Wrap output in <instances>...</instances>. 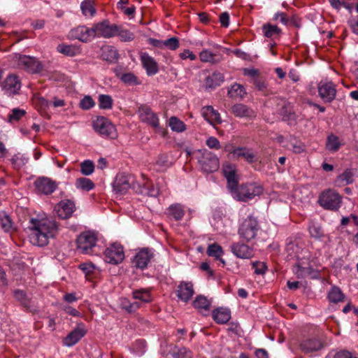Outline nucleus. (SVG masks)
I'll return each mask as SVG.
<instances>
[{"instance_id": "26", "label": "nucleus", "mask_w": 358, "mask_h": 358, "mask_svg": "<svg viewBox=\"0 0 358 358\" xmlns=\"http://www.w3.org/2000/svg\"><path fill=\"white\" fill-rule=\"evenodd\" d=\"M231 112L238 117H252L255 116V111L243 103H236L231 108Z\"/></svg>"}, {"instance_id": "28", "label": "nucleus", "mask_w": 358, "mask_h": 358, "mask_svg": "<svg viewBox=\"0 0 358 358\" xmlns=\"http://www.w3.org/2000/svg\"><path fill=\"white\" fill-rule=\"evenodd\" d=\"M1 229L10 238L17 230L10 216L4 212L1 213Z\"/></svg>"}, {"instance_id": "10", "label": "nucleus", "mask_w": 358, "mask_h": 358, "mask_svg": "<svg viewBox=\"0 0 358 358\" xmlns=\"http://www.w3.org/2000/svg\"><path fill=\"white\" fill-rule=\"evenodd\" d=\"M96 242V238L93 233L90 231L82 233L77 238L78 249L82 253L90 254L95 246Z\"/></svg>"}, {"instance_id": "47", "label": "nucleus", "mask_w": 358, "mask_h": 358, "mask_svg": "<svg viewBox=\"0 0 358 358\" xmlns=\"http://www.w3.org/2000/svg\"><path fill=\"white\" fill-rule=\"evenodd\" d=\"M136 192L141 194L149 196H156L158 194V190L154 187H150L148 184L144 183L143 185L138 183Z\"/></svg>"}, {"instance_id": "48", "label": "nucleus", "mask_w": 358, "mask_h": 358, "mask_svg": "<svg viewBox=\"0 0 358 358\" xmlns=\"http://www.w3.org/2000/svg\"><path fill=\"white\" fill-rule=\"evenodd\" d=\"M298 250V241L295 237L291 236L287 239L286 250L290 256L295 255Z\"/></svg>"}, {"instance_id": "12", "label": "nucleus", "mask_w": 358, "mask_h": 358, "mask_svg": "<svg viewBox=\"0 0 358 358\" xmlns=\"http://www.w3.org/2000/svg\"><path fill=\"white\" fill-rule=\"evenodd\" d=\"M4 94L8 96L19 94L21 89V82L19 77L15 74H10L1 84Z\"/></svg>"}, {"instance_id": "60", "label": "nucleus", "mask_w": 358, "mask_h": 358, "mask_svg": "<svg viewBox=\"0 0 358 358\" xmlns=\"http://www.w3.org/2000/svg\"><path fill=\"white\" fill-rule=\"evenodd\" d=\"M296 274L297 277L306 278L309 275L312 273V268L310 267H302L300 266H297V269L296 271Z\"/></svg>"}, {"instance_id": "2", "label": "nucleus", "mask_w": 358, "mask_h": 358, "mask_svg": "<svg viewBox=\"0 0 358 358\" xmlns=\"http://www.w3.org/2000/svg\"><path fill=\"white\" fill-rule=\"evenodd\" d=\"M260 229L257 218L249 215L240 224L238 234L243 241L250 242L256 238Z\"/></svg>"}, {"instance_id": "24", "label": "nucleus", "mask_w": 358, "mask_h": 358, "mask_svg": "<svg viewBox=\"0 0 358 358\" xmlns=\"http://www.w3.org/2000/svg\"><path fill=\"white\" fill-rule=\"evenodd\" d=\"M235 157L238 158H243L247 162L251 164L257 160V156L250 148L246 147H238L234 149L231 152Z\"/></svg>"}, {"instance_id": "14", "label": "nucleus", "mask_w": 358, "mask_h": 358, "mask_svg": "<svg viewBox=\"0 0 358 358\" xmlns=\"http://www.w3.org/2000/svg\"><path fill=\"white\" fill-rule=\"evenodd\" d=\"M318 93L324 102L331 103L336 95L335 85L332 82H320L318 85Z\"/></svg>"}, {"instance_id": "43", "label": "nucleus", "mask_w": 358, "mask_h": 358, "mask_svg": "<svg viewBox=\"0 0 358 358\" xmlns=\"http://www.w3.org/2000/svg\"><path fill=\"white\" fill-rule=\"evenodd\" d=\"M262 30L264 36L267 38H272L275 36H278L281 32V29L276 25L271 24H265L262 26Z\"/></svg>"}, {"instance_id": "40", "label": "nucleus", "mask_w": 358, "mask_h": 358, "mask_svg": "<svg viewBox=\"0 0 358 358\" xmlns=\"http://www.w3.org/2000/svg\"><path fill=\"white\" fill-rule=\"evenodd\" d=\"M80 9L85 16L93 17L96 13L94 0H84L80 4Z\"/></svg>"}, {"instance_id": "57", "label": "nucleus", "mask_w": 358, "mask_h": 358, "mask_svg": "<svg viewBox=\"0 0 358 358\" xmlns=\"http://www.w3.org/2000/svg\"><path fill=\"white\" fill-rule=\"evenodd\" d=\"M120 80L129 85L137 83V78L132 73H123L120 76Z\"/></svg>"}, {"instance_id": "39", "label": "nucleus", "mask_w": 358, "mask_h": 358, "mask_svg": "<svg viewBox=\"0 0 358 358\" xmlns=\"http://www.w3.org/2000/svg\"><path fill=\"white\" fill-rule=\"evenodd\" d=\"M354 181V173L351 169H346L340 174L336 180L338 185L344 186L352 183Z\"/></svg>"}, {"instance_id": "18", "label": "nucleus", "mask_w": 358, "mask_h": 358, "mask_svg": "<svg viewBox=\"0 0 358 358\" xmlns=\"http://www.w3.org/2000/svg\"><path fill=\"white\" fill-rule=\"evenodd\" d=\"M222 172L230 191L234 189L238 186L236 166L229 163L224 164L222 166Z\"/></svg>"}, {"instance_id": "30", "label": "nucleus", "mask_w": 358, "mask_h": 358, "mask_svg": "<svg viewBox=\"0 0 358 358\" xmlns=\"http://www.w3.org/2000/svg\"><path fill=\"white\" fill-rule=\"evenodd\" d=\"M213 320L218 324H225L231 318V312L228 308H218L213 311Z\"/></svg>"}, {"instance_id": "7", "label": "nucleus", "mask_w": 358, "mask_h": 358, "mask_svg": "<svg viewBox=\"0 0 358 358\" xmlns=\"http://www.w3.org/2000/svg\"><path fill=\"white\" fill-rule=\"evenodd\" d=\"M94 129L101 136L115 139L117 136V133L115 126L106 117H97L93 121Z\"/></svg>"}, {"instance_id": "54", "label": "nucleus", "mask_w": 358, "mask_h": 358, "mask_svg": "<svg viewBox=\"0 0 358 358\" xmlns=\"http://www.w3.org/2000/svg\"><path fill=\"white\" fill-rule=\"evenodd\" d=\"M171 164L168 160V157L165 155H161L157 157L156 166H158V171H164L170 166Z\"/></svg>"}, {"instance_id": "37", "label": "nucleus", "mask_w": 358, "mask_h": 358, "mask_svg": "<svg viewBox=\"0 0 358 358\" xmlns=\"http://www.w3.org/2000/svg\"><path fill=\"white\" fill-rule=\"evenodd\" d=\"M200 59L203 62H210L212 64H216L221 61L222 56L220 55H216L212 53L208 50H203L200 52Z\"/></svg>"}, {"instance_id": "33", "label": "nucleus", "mask_w": 358, "mask_h": 358, "mask_svg": "<svg viewBox=\"0 0 358 358\" xmlns=\"http://www.w3.org/2000/svg\"><path fill=\"white\" fill-rule=\"evenodd\" d=\"M166 214L169 217L173 218L176 221L181 220L185 215L183 206L180 203L171 205L166 210Z\"/></svg>"}, {"instance_id": "16", "label": "nucleus", "mask_w": 358, "mask_h": 358, "mask_svg": "<svg viewBox=\"0 0 358 358\" xmlns=\"http://www.w3.org/2000/svg\"><path fill=\"white\" fill-rule=\"evenodd\" d=\"M69 35L71 38L87 43L94 38V31L92 27L88 28L83 25L72 29L69 32Z\"/></svg>"}, {"instance_id": "32", "label": "nucleus", "mask_w": 358, "mask_h": 358, "mask_svg": "<svg viewBox=\"0 0 358 358\" xmlns=\"http://www.w3.org/2000/svg\"><path fill=\"white\" fill-rule=\"evenodd\" d=\"M280 113L282 120L287 122L288 124L295 125L296 124L298 115L291 107L287 106H282Z\"/></svg>"}, {"instance_id": "38", "label": "nucleus", "mask_w": 358, "mask_h": 358, "mask_svg": "<svg viewBox=\"0 0 358 358\" xmlns=\"http://www.w3.org/2000/svg\"><path fill=\"white\" fill-rule=\"evenodd\" d=\"M170 353L173 358H192V352L189 349L178 346H174Z\"/></svg>"}, {"instance_id": "5", "label": "nucleus", "mask_w": 358, "mask_h": 358, "mask_svg": "<svg viewBox=\"0 0 358 358\" xmlns=\"http://www.w3.org/2000/svg\"><path fill=\"white\" fill-rule=\"evenodd\" d=\"M341 196L333 189L323 192L318 199V203L322 208L330 210H337L341 206Z\"/></svg>"}, {"instance_id": "64", "label": "nucleus", "mask_w": 358, "mask_h": 358, "mask_svg": "<svg viewBox=\"0 0 358 358\" xmlns=\"http://www.w3.org/2000/svg\"><path fill=\"white\" fill-rule=\"evenodd\" d=\"M206 145L213 149H219L220 148V142L215 137H210L206 140Z\"/></svg>"}, {"instance_id": "44", "label": "nucleus", "mask_w": 358, "mask_h": 358, "mask_svg": "<svg viewBox=\"0 0 358 358\" xmlns=\"http://www.w3.org/2000/svg\"><path fill=\"white\" fill-rule=\"evenodd\" d=\"M76 185L78 188L85 191H90L94 187V184L90 179L83 177L76 180Z\"/></svg>"}, {"instance_id": "21", "label": "nucleus", "mask_w": 358, "mask_h": 358, "mask_svg": "<svg viewBox=\"0 0 358 358\" xmlns=\"http://www.w3.org/2000/svg\"><path fill=\"white\" fill-rule=\"evenodd\" d=\"M194 293L193 284L191 282H180L176 290L178 298L184 302L189 301Z\"/></svg>"}, {"instance_id": "22", "label": "nucleus", "mask_w": 358, "mask_h": 358, "mask_svg": "<svg viewBox=\"0 0 358 358\" xmlns=\"http://www.w3.org/2000/svg\"><path fill=\"white\" fill-rule=\"evenodd\" d=\"M36 187L39 192L44 194H52L56 189V183L48 178H40L35 182Z\"/></svg>"}, {"instance_id": "8", "label": "nucleus", "mask_w": 358, "mask_h": 358, "mask_svg": "<svg viewBox=\"0 0 358 358\" xmlns=\"http://www.w3.org/2000/svg\"><path fill=\"white\" fill-rule=\"evenodd\" d=\"M138 182H134V178L125 173L117 174L113 182V187L114 191L120 194H125L127 190L132 187L136 191L138 189Z\"/></svg>"}, {"instance_id": "3", "label": "nucleus", "mask_w": 358, "mask_h": 358, "mask_svg": "<svg viewBox=\"0 0 358 358\" xmlns=\"http://www.w3.org/2000/svg\"><path fill=\"white\" fill-rule=\"evenodd\" d=\"M231 192L237 200L246 202L255 196L260 195L263 192V188L256 183H247L240 187L237 186Z\"/></svg>"}, {"instance_id": "55", "label": "nucleus", "mask_w": 358, "mask_h": 358, "mask_svg": "<svg viewBox=\"0 0 358 358\" xmlns=\"http://www.w3.org/2000/svg\"><path fill=\"white\" fill-rule=\"evenodd\" d=\"M310 236L315 238H320L323 236V231L320 226L311 223L308 227Z\"/></svg>"}, {"instance_id": "52", "label": "nucleus", "mask_w": 358, "mask_h": 358, "mask_svg": "<svg viewBox=\"0 0 358 358\" xmlns=\"http://www.w3.org/2000/svg\"><path fill=\"white\" fill-rule=\"evenodd\" d=\"M28 160L29 157L23 155H20V154L14 155L10 159L12 164L15 169H20L28 162Z\"/></svg>"}, {"instance_id": "11", "label": "nucleus", "mask_w": 358, "mask_h": 358, "mask_svg": "<svg viewBox=\"0 0 358 358\" xmlns=\"http://www.w3.org/2000/svg\"><path fill=\"white\" fill-rule=\"evenodd\" d=\"M92 29L94 31V36H98L108 38L114 36L118 31V27L116 24H110L108 20L95 24Z\"/></svg>"}, {"instance_id": "19", "label": "nucleus", "mask_w": 358, "mask_h": 358, "mask_svg": "<svg viewBox=\"0 0 358 358\" xmlns=\"http://www.w3.org/2000/svg\"><path fill=\"white\" fill-rule=\"evenodd\" d=\"M140 59L148 76H154L159 71L157 62L147 52H141Z\"/></svg>"}, {"instance_id": "63", "label": "nucleus", "mask_w": 358, "mask_h": 358, "mask_svg": "<svg viewBox=\"0 0 358 358\" xmlns=\"http://www.w3.org/2000/svg\"><path fill=\"white\" fill-rule=\"evenodd\" d=\"M325 358H357L347 350H342L336 352L333 357L327 356Z\"/></svg>"}, {"instance_id": "34", "label": "nucleus", "mask_w": 358, "mask_h": 358, "mask_svg": "<svg viewBox=\"0 0 358 358\" xmlns=\"http://www.w3.org/2000/svg\"><path fill=\"white\" fill-rule=\"evenodd\" d=\"M224 81V76L222 73L220 72H214L209 75L205 82L206 88L214 89L217 86H220Z\"/></svg>"}, {"instance_id": "45", "label": "nucleus", "mask_w": 358, "mask_h": 358, "mask_svg": "<svg viewBox=\"0 0 358 358\" xmlns=\"http://www.w3.org/2000/svg\"><path fill=\"white\" fill-rule=\"evenodd\" d=\"M169 124L171 129L176 132H182L186 129V126L184 122L176 117H171L169 119Z\"/></svg>"}, {"instance_id": "46", "label": "nucleus", "mask_w": 358, "mask_h": 358, "mask_svg": "<svg viewBox=\"0 0 358 358\" xmlns=\"http://www.w3.org/2000/svg\"><path fill=\"white\" fill-rule=\"evenodd\" d=\"M26 114V111L23 109L15 108L10 110V113L8 115L7 120L10 123L18 122Z\"/></svg>"}, {"instance_id": "20", "label": "nucleus", "mask_w": 358, "mask_h": 358, "mask_svg": "<svg viewBox=\"0 0 358 358\" xmlns=\"http://www.w3.org/2000/svg\"><path fill=\"white\" fill-rule=\"evenodd\" d=\"M231 251L238 258L250 259L253 256V249L244 243H235L231 245Z\"/></svg>"}, {"instance_id": "1", "label": "nucleus", "mask_w": 358, "mask_h": 358, "mask_svg": "<svg viewBox=\"0 0 358 358\" xmlns=\"http://www.w3.org/2000/svg\"><path fill=\"white\" fill-rule=\"evenodd\" d=\"M29 235L30 242L39 247L49 243L50 238H54L58 234V225L52 218H31L29 222Z\"/></svg>"}, {"instance_id": "23", "label": "nucleus", "mask_w": 358, "mask_h": 358, "mask_svg": "<svg viewBox=\"0 0 358 358\" xmlns=\"http://www.w3.org/2000/svg\"><path fill=\"white\" fill-rule=\"evenodd\" d=\"M75 203L71 200L61 201L58 204L57 215L62 219H67L75 211Z\"/></svg>"}, {"instance_id": "42", "label": "nucleus", "mask_w": 358, "mask_h": 358, "mask_svg": "<svg viewBox=\"0 0 358 358\" xmlns=\"http://www.w3.org/2000/svg\"><path fill=\"white\" fill-rule=\"evenodd\" d=\"M57 50L59 53H62L68 57H73L76 55L78 52L77 48L71 45L59 44L57 47Z\"/></svg>"}, {"instance_id": "59", "label": "nucleus", "mask_w": 358, "mask_h": 358, "mask_svg": "<svg viewBox=\"0 0 358 358\" xmlns=\"http://www.w3.org/2000/svg\"><path fill=\"white\" fill-rule=\"evenodd\" d=\"M253 84L255 85V87L259 91L264 92L267 90V84H266L265 80H264L262 78H255V80H253Z\"/></svg>"}, {"instance_id": "31", "label": "nucleus", "mask_w": 358, "mask_h": 358, "mask_svg": "<svg viewBox=\"0 0 358 358\" xmlns=\"http://www.w3.org/2000/svg\"><path fill=\"white\" fill-rule=\"evenodd\" d=\"M193 306L203 315H207L210 308V301L206 296L199 295L193 301Z\"/></svg>"}, {"instance_id": "62", "label": "nucleus", "mask_w": 358, "mask_h": 358, "mask_svg": "<svg viewBox=\"0 0 358 358\" xmlns=\"http://www.w3.org/2000/svg\"><path fill=\"white\" fill-rule=\"evenodd\" d=\"M116 34L120 37L122 41H131L134 39V34L127 30L118 31Z\"/></svg>"}, {"instance_id": "36", "label": "nucleus", "mask_w": 358, "mask_h": 358, "mask_svg": "<svg viewBox=\"0 0 358 358\" xmlns=\"http://www.w3.org/2000/svg\"><path fill=\"white\" fill-rule=\"evenodd\" d=\"M328 299L331 303H336L338 302L344 301L345 295L341 289L336 286L331 288L328 293Z\"/></svg>"}, {"instance_id": "56", "label": "nucleus", "mask_w": 358, "mask_h": 358, "mask_svg": "<svg viewBox=\"0 0 358 358\" xmlns=\"http://www.w3.org/2000/svg\"><path fill=\"white\" fill-rule=\"evenodd\" d=\"M164 47H166L171 50H175L179 48V40L177 37H171L163 41Z\"/></svg>"}, {"instance_id": "35", "label": "nucleus", "mask_w": 358, "mask_h": 358, "mask_svg": "<svg viewBox=\"0 0 358 358\" xmlns=\"http://www.w3.org/2000/svg\"><path fill=\"white\" fill-rule=\"evenodd\" d=\"M227 94L230 98L237 99H243L246 94V92L242 85L235 83L228 90Z\"/></svg>"}, {"instance_id": "29", "label": "nucleus", "mask_w": 358, "mask_h": 358, "mask_svg": "<svg viewBox=\"0 0 358 358\" xmlns=\"http://www.w3.org/2000/svg\"><path fill=\"white\" fill-rule=\"evenodd\" d=\"M201 113L205 120H206L210 124H218L221 122L220 113L216 111L211 106L203 107Z\"/></svg>"}, {"instance_id": "41", "label": "nucleus", "mask_w": 358, "mask_h": 358, "mask_svg": "<svg viewBox=\"0 0 358 358\" xmlns=\"http://www.w3.org/2000/svg\"><path fill=\"white\" fill-rule=\"evenodd\" d=\"M341 147L338 137L334 134H329L327 138L326 148L331 152H336Z\"/></svg>"}, {"instance_id": "15", "label": "nucleus", "mask_w": 358, "mask_h": 358, "mask_svg": "<svg viewBox=\"0 0 358 358\" xmlns=\"http://www.w3.org/2000/svg\"><path fill=\"white\" fill-rule=\"evenodd\" d=\"M139 118L143 122H145L153 128L159 127V118L156 113L152 109L146 106L141 105L138 110Z\"/></svg>"}, {"instance_id": "4", "label": "nucleus", "mask_w": 358, "mask_h": 358, "mask_svg": "<svg viewBox=\"0 0 358 358\" xmlns=\"http://www.w3.org/2000/svg\"><path fill=\"white\" fill-rule=\"evenodd\" d=\"M13 59L18 67L31 73H38L43 70V65L35 57L15 53Z\"/></svg>"}, {"instance_id": "61", "label": "nucleus", "mask_w": 358, "mask_h": 358, "mask_svg": "<svg viewBox=\"0 0 358 358\" xmlns=\"http://www.w3.org/2000/svg\"><path fill=\"white\" fill-rule=\"evenodd\" d=\"M252 268L256 274H264L266 271V266L264 262H255L252 263Z\"/></svg>"}, {"instance_id": "6", "label": "nucleus", "mask_w": 358, "mask_h": 358, "mask_svg": "<svg viewBox=\"0 0 358 358\" xmlns=\"http://www.w3.org/2000/svg\"><path fill=\"white\" fill-rule=\"evenodd\" d=\"M198 162L201 170L206 173L216 171L220 166L219 159L217 156L207 150H199Z\"/></svg>"}, {"instance_id": "13", "label": "nucleus", "mask_w": 358, "mask_h": 358, "mask_svg": "<svg viewBox=\"0 0 358 358\" xmlns=\"http://www.w3.org/2000/svg\"><path fill=\"white\" fill-rule=\"evenodd\" d=\"M15 299L25 308L32 313L39 310V306L35 299L29 297L23 290L16 289L13 292Z\"/></svg>"}, {"instance_id": "53", "label": "nucleus", "mask_w": 358, "mask_h": 358, "mask_svg": "<svg viewBox=\"0 0 358 358\" xmlns=\"http://www.w3.org/2000/svg\"><path fill=\"white\" fill-rule=\"evenodd\" d=\"M133 296L134 299L141 300L143 302L150 301V295L149 291L145 289L134 291Z\"/></svg>"}, {"instance_id": "25", "label": "nucleus", "mask_w": 358, "mask_h": 358, "mask_svg": "<svg viewBox=\"0 0 358 358\" xmlns=\"http://www.w3.org/2000/svg\"><path fill=\"white\" fill-rule=\"evenodd\" d=\"M301 349L307 353L316 352L321 350L324 345L317 338H310L304 340L300 344Z\"/></svg>"}, {"instance_id": "17", "label": "nucleus", "mask_w": 358, "mask_h": 358, "mask_svg": "<svg viewBox=\"0 0 358 358\" xmlns=\"http://www.w3.org/2000/svg\"><path fill=\"white\" fill-rule=\"evenodd\" d=\"M153 253L148 248L140 250L133 257L132 264L136 268L141 270L147 268L149 262L153 258Z\"/></svg>"}, {"instance_id": "51", "label": "nucleus", "mask_w": 358, "mask_h": 358, "mask_svg": "<svg viewBox=\"0 0 358 358\" xmlns=\"http://www.w3.org/2000/svg\"><path fill=\"white\" fill-rule=\"evenodd\" d=\"M94 171V162L91 160H85L80 164V172L84 176H90Z\"/></svg>"}, {"instance_id": "9", "label": "nucleus", "mask_w": 358, "mask_h": 358, "mask_svg": "<svg viewBox=\"0 0 358 358\" xmlns=\"http://www.w3.org/2000/svg\"><path fill=\"white\" fill-rule=\"evenodd\" d=\"M104 255L106 262L114 265L121 263L124 258L123 248L117 243H113L107 248Z\"/></svg>"}, {"instance_id": "58", "label": "nucleus", "mask_w": 358, "mask_h": 358, "mask_svg": "<svg viewBox=\"0 0 358 358\" xmlns=\"http://www.w3.org/2000/svg\"><path fill=\"white\" fill-rule=\"evenodd\" d=\"M94 100L90 96H85L80 101V107L84 110H89L94 106Z\"/></svg>"}, {"instance_id": "27", "label": "nucleus", "mask_w": 358, "mask_h": 358, "mask_svg": "<svg viewBox=\"0 0 358 358\" xmlns=\"http://www.w3.org/2000/svg\"><path fill=\"white\" fill-rule=\"evenodd\" d=\"M85 334L86 331L83 328L77 327L66 336L64 343L66 346H73L76 344Z\"/></svg>"}, {"instance_id": "50", "label": "nucleus", "mask_w": 358, "mask_h": 358, "mask_svg": "<svg viewBox=\"0 0 358 358\" xmlns=\"http://www.w3.org/2000/svg\"><path fill=\"white\" fill-rule=\"evenodd\" d=\"M207 254L210 257H213L215 259L220 258L223 254L222 248L217 243L210 245L207 249Z\"/></svg>"}, {"instance_id": "49", "label": "nucleus", "mask_w": 358, "mask_h": 358, "mask_svg": "<svg viewBox=\"0 0 358 358\" xmlns=\"http://www.w3.org/2000/svg\"><path fill=\"white\" fill-rule=\"evenodd\" d=\"M98 101L99 106L101 109H110L113 106V99L109 95L100 94Z\"/></svg>"}]
</instances>
